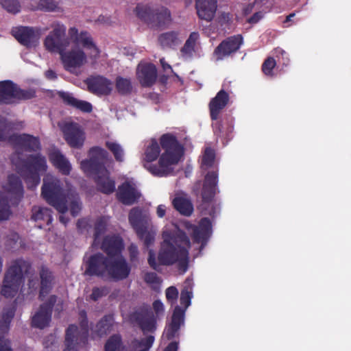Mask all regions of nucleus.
<instances>
[{
    "label": "nucleus",
    "instance_id": "nucleus-1",
    "mask_svg": "<svg viewBox=\"0 0 351 351\" xmlns=\"http://www.w3.org/2000/svg\"><path fill=\"white\" fill-rule=\"evenodd\" d=\"M108 218L99 219L95 227L93 245H99L108 255L105 258L101 254L90 257L87 261L86 273L90 275L109 276L115 280L127 278L130 272V267L125 260L120 255L123 249L122 240L119 237H106L104 233L108 226Z\"/></svg>",
    "mask_w": 351,
    "mask_h": 351
},
{
    "label": "nucleus",
    "instance_id": "nucleus-2",
    "mask_svg": "<svg viewBox=\"0 0 351 351\" xmlns=\"http://www.w3.org/2000/svg\"><path fill=\"white\" fill-rule=\"evenodd\" d=\"M160 143L161 146L155 139L146 143L143 162L152 174L161 177L173 171L183 156L184 149L175 136L169 134L160 137Z\"/></svg>",
    "mask_w": 351,
    "mask_h": 351
},
{
    "label": "nucleus",
    "instance_id": "nucleus-3",
    "mask_svg": "<svg viewBox=\"0 0 351 351\" xmlns=\"http://www.w3.org/2000/svg\"><path fill=\"white\" fill-rule=\"evenodd\" d=\"M16 148L12 156V162L23 178L28 189L36 188L40 180V175L46 171V159L39 154H28L40 147L38 138L27 134L15 135L12 137Z\"/></svg>",
    "mask_w": 351,
    "mask_h": 351
},
{
    "label": "nucleus",
    "instance_id": "nucleus-4",
    "mask_svg": "<svg viewBox=\"0 0 351 351\" xmlns=\"http://www.w3.org/2000/svg\"><path fill=\"white\" fill-rule=\"evenodd\" d=\"M190 241L186 234L176 225L165 226L162 232V242L157 258L152 250H149L148 263L156 269L160 265L177 263L180 269L186 271L188 265Z\"/></svg>",
    "mask_w": 351,
    "mask_h": 351
},
{
    "label": "nucleus",
    "instance_id": "nucleus-5",
    "mask_svg": "<svg viewBox=\"0 0 351 351\" xmlns=\"http://www.w3.org/2000/svg\"><path fill=\"white\" fill-rule=\"evenodd\" d=\"M70 45L61 52L60 59L64 68L73 73L88 62L94 63L100 51L86 32L78 33L75 27L69 29Z\"/></svg>",
    "mask_w": 351,
    "mask_h": 351
},
{
    "label": "nucleus",
    "instance_id": "nucleus-6",
    "mask_svg": "<svg viewBox=\"0 0 351 351\" xmlns=\"http://www.w3.org/2000/svg\"><path fill=\"white\" fill-rule=\"evenodd\" d=\"M42 195L46 201L59 213L64 214L67 210L66 202H71V213L76 216L81 210L78 197L71 190H63L60 181L51 175H47L43 180Z\"/></svg>",
    "mask_w": 351,
    "mask_h": 351
},
{
    "label": "nucleus",
    "instance_id": "nucleus-7",
    "mask_svg": "<svg viewBox=\"0 0 351 351\" xmlns=\"http://www.w3.org/2000/svg\"><path fill=\"white\" fill-rule=\"evenodd\" d=\"M3 193H0V219H8L11 213L8 199L20 198L23 193L22 183L19 178L14 175L8 176L6 182L3 186Z\"/></svg>",
    "mask_w": 351,
    "mask_h": 351
},
{
    "label": "nucleus",
    "instance_id": "nucleus-8",
    "mask_svg": "<svg viewBox=\"0 0 351 351\" xmlns=\"http://www.w3.org/2000/svg\"><path fill=\"white\" fill-rule=\"evenodd\" d=\"M26 263L17 260L11 263L5 274L1 293L6 298L14 297L19 291L22 282V271Z\"/></svg>",
    "mask_w": 351,
    "mask_h": 351
},
{
    "label": "nucleus",
    "instance_id": "nucleus-9",
    "mask_svg": "<svg viewBox=\"0 0 351 351\" xmlns=\"http://www.w3.org/2000/svg\"><path fill=\"white\" fill-rule=\"evenodd\" d=\"M129 221L144 244L149 247L154 242L155 236L154 232L147 230V226L150 221L149 216L142 209L134 208L130 212Z\"/></svg>",
    "mask_w": 351,
    "mask_h": 351
},
{
    "label": "nucleus",
    "instance_id": "nucleus-10",
    "mask_svg": "<svg viewBox=\"0 0 351 351\" xmlns=\"http://www.w3.org/2000/svg\"><path fill=\"white\" fill-rule=\"evenodd\" d=\"M52 29L44 40V46L47 51L60 55L61 52L70 45V36L65 38L66 28L63 24L54 23Z\"/></svg>",
    "mask_w": 351,
    "mask_h": 351
},
{
    "label": "nucleus",
    "instance_id": "nucleus-11",
    "mask_svg": "<svg viewBox=\"0 0 351 351\" xmlns=\"http://www.w3.org/2000/svg\"><path fill=\"white\" fill-rule=\"evenodd\" d=\"M182 226L192 237L194 242L200 244V250L206 244L212 233L211 223L207 218L202 219L197 226L189 221H183Z\"/></svg>",
    "mask_w": 351,
    "mask_h": 351
},
{
    "label": "nucleus",
    "instance_id": "nucleus-12",
    "mask_svg": "<svg viewBox=\"0 0 351 351\" xmlns=\"http://www.w3.org/2000/svg\"><path fill=\"white\" fill-rule=\"evenodd\" d=\"M88 332L87 322L82 320L80 328L71 325L66 332L65 348L63 351H78L80 343L84 341Z\"/></svg>",
    "mask_w": 351,
    "mask_h": 351
},
{
    "label": "nucleus",
    "instance_id": "nucleus-13",
    "mask_svg": "<svg viewBox=\"0 0 351 351\" xmlns=\"http://www.w3.org/2000/svg\"><path fill=\"white\" fill-rule=\"evenodd\" d=\"M60 127L64 134L66 143L73 148H80L83 146L86 139L84 130L81 127L74 123L62 122Z\"/></svg>",
    "mask_w": 351,
    "mask_h": 351
},
{
    "label": "nucleus",
    "instance_id": "nucleus-14",
    "mask_svg": "<svg viewBox=\"0 0 351 351\" xmlns=\"http://www.w3.org/2000/svg\"><path fill=\"white\" fill-rule=\"evenodd\" d=\"M90 160L81 162V169L87 175L90 176L93 171L101 169H105L102 165L105 160L108 158V154L103 148L95 147L89 151Z\"/></svg>",
    "mask_w": 351,
    "mask_h": 351
},
{
    "label": "nucleus",
    "instance_id": "nucleus-15",
    "mask_svg": "<svg viewBox=\"0 0 351 351\" xmlns=\"http://www.w3.org/2000/svg\"><path fill=\"white\" fill-rule=\"evenodd\" d=\"M271 3L269 0H254L252 3L247 5L243 10V14L249 16L246 21L250 25L256 24L264 16L265 14L269 10Z\"/></svg>",
    "mask_w": 351,
    "mask_h": 351
},
{
    "label": "nucleus",
    "instance_id": "nucleus-16",
    "mask_svg": "<svg viewBox=\"0 0 351 351\" xmlns=\"http://www.w3.org/2000/svg\"><path fill=\"white\" fill-rule=\"evenodd\" d=\"M117 195L119 200L125 205L135 203L141 196L133 179L126 180L119 186Z\"/></svg>",
    "mask_w": 351,
    "mask_h": 351
},
{
    "label": "nucleus",
    "instance_id": "nucleus-17",
    "mask_svg": "<svg viewBox=\"0 0 351 351\" xmlns=\"http://www.w3.org/2000/svg\"><path fill=\"white\" fill-rule=\"evenodd\" d=\"M13 35L20 43L30 48L38 45L40 33L32 27H21L13 31Z\"/></svg>",
    "mask_w": 351,
    "mask_h": 351
},
{
    "label": "nucleus",
    "instance_id": "nucleus-18",
    "mask_svg": "<svg viewBox=\"0 0 351 351\" xmlns=\"http://www.w3.org/2000/svg\"><path fill=\"white\" fill-rule=\"evenodd\" d=\"M85 83L88 90L97 95H106L111 93L113 84L107 78L102 76L88 78Z\"/></svg>",
    "mask_w": 351,
    "mask_h": 351
},
{
    "label": "nucleus",
    "instance_id": "nucleus-19",
    "mask_svg": "<svg viewBox=\"0 0 351 351\" xmlns=\"http://www.w3.org/2000/svg\"><path fill=\"white\" fill-rule=\"evenodd\" d=\"M24 97L22 91L12 82H0V104H10L16 99Z\"/></svg>",
    "mask_w": 351,
    "mask_h": 351
},
{
    "label": "nucleus",
    "instance_id": "nucleus-20",
    "mask_svg": "<svg viewBox=\"0 0 351 351\" xmlns=\"http://www.w3.org/2000/svg\"><path fill=\"white\" fill-rule=\"evenodd\" d=\"M56 301V298L51 295L49 298V304H43L40 309L32 317V325L39 328H43L49 325L51 320V310L53 303Z\"/></svg>",
    "mask_w": 351,
    "mask_h": 351
},
{
    "label": "nucleus",
    "instance_id": "nucleus-21",
    "mask_svg": "<svg viewBox=\"0 0 351 351\" xmlns=\"http://www.w3.org/2000/svg\"><path fill=\"white\" fill-rule=\"evenodd\" d=\"M136 76L142 86H149L156 80V69L151 63L141 62L136 69Z\"/></svg>",
    "mask_w": 351,
    "mask_h": 351
},
{
    "label": "nucleus",
    "instance_id": "nucleus-22",
    "mask_svg": "<svg viewBox=\"0 0 351 351\" xmlns=\"http://www.w3.org/2000/svg\"><path fill=\"white\" fill-rule=\"evenodd\" d=\"M94 175L97 189L104 193H111L115 189V182L112 179L108 171L106 169H101L93 171L90 175Z\"/></svg>",
    "mask_w": 351,
    "mask_h": 351
},
{
    "label": "nucleus",
    "instance_id": "nucleus-23",
    "mask_svg": "<svg viewBox=\"0 0 351 351\" xmlns=\"http://www.w3.org/2000/svg\"><path fill=\"white\" fill-rule=\"evenodd\" d=\"M243 38L241 36L228 38L226 40L221 43V45L215 49V54L217 60L222 59L224 56L236 51L242 44Z\"/></svg>",
    "mask_w": 351,
    "mask_h": 351
},
{
    "label": "nucleus",
    "instance_id": "nucleus-24",
    "mask_svg": "<svg viewBox=\"0 0 351 351\" xmlns=\"http://www.w3.org/2000/svg\"><path fill=\"white\" fill-rule=\"evenodd\" d=\"M172 204L180 214L190 216L193 212V206L188 195L183 192H178L172 199Z\"/></svg>",
    "mask_w": 351,
    "mask_h": 351
},
{
    "label": "nucleus",
    "instance_id": "nucleus-25",
    "mask_svg": "<svg viewBox=\"0 0 351 351\" xmlns=\"http://www.w3.org/2000/svg\"><path fill=\"white\" fill-rule=\"evenodd\" d=\"M217 0H196V9L199 17L206 21H210L214 17Z\"/></svg>",
    "mask_w": 351,
    "mask_h": 351
},
{
    "label": "nucleus",
    "instance_id": "nucleus-26",
    "mask_svg": "<svg viewBox=\"0 0 351 351\" xmlns=\"http://www.w3.org/2000/svg\"><path fill=\"white\" fill-rule=\"evenodd\" d=\"M217 173L211 171L206 174L202 191L203 201H210L217 191Z\"/></svg>",
    "mask_w": 351,
    "mask_h": 351
},
{
    "label": "nucleus",
    "instance_id": "nucleus-27",
    "mask_svg": "<svg viewBox=\"0 0 351 351\" xmlns=\"http://www.w3.org/2000/svg\"><path fill=\"white\" fill-rule=\"evenodd\" d=\"M184 323V311L176 307L173 313L171 323L166 328L163 337L168 339L176 336L180 326Z\"/></svg>",
    "mask_w": 351,
    "mask_h": 351
},
{
    "label": "nucleus",
    "instance_id": "nucleus-28",
    "mask_svg": "<svg viewBox=\"0 0 351 351\" xmlns=\"http://www.w3.org/2000/svg\"><path fill=\"white\" fill-rule=\"evenodd\" d=\"M183 37L178 32H168L161 34L158 41L161 47L164 49H173L178 46L182 41Z\"/></svg>",
    "mask_w": 351,
    "mask_h": 351
},
{
    "label": "nucleus",
    "instance_id": "nucleus-29",
    "mask_svg": "<svg viewBox=\"0 0 351 351\" xmlns=\"http://www.w3.org/2000/svg\"><path fill=\"white\" fill-rule=\"evenodd\" d=\"M14 313L10 311L3 315L0 321V351H11L10 342L5 339V334L8 331L9 324L13 317Z\"/></svg>",
    "mask_w": 351,
    "mask_h": 351
},
{
    "label": "nucleus",
    "instance_id": "nucleus-30",
    "mask_svg": "<svg viewBox=\"0 0 351 351\" xmlns=\"http://www.w3.org/2000/svg\"><path fill=\"white\" fill-rule=\"evenodd\" d=\"M49 159L52 164L58 169L64 175L69 174L71 170V165L59 150L53 149L49 153Z\"/></svg>",
    "mask_w": 351,
    "mask_h": 351
},
{
    "label": "nucleus",
    "instance_id": "nucleus-31",
    "mask_svg": "<svg viewBox=\"0 0 351 351\" xmlns=\"http://www.w3.org/2000/svg\"><path fill=\"white\" fill-rule=\"evenodd\" d=\"M228 101V95L224 90H220L210 101V111L213 119H217L220 111L226 106Z\"/></svg>",
    "mask_w": 351,
    "mask_h": 351
},
{
    "label": "nucleus",
    "instance_id": "nucleus-32",
    "mask_svg": "<svg viewBox=\"0 0 351 351\" xmlns=\"http://www.w3.org/2000/svg\"><path fill=\"white\" fill-rule=\"evenodd\" d=\"M199 35L197 32H192L186 40L181 52L186 58H191L199 54Z\"/></svg>",
    "mask_w": 351,
    "mask_h": 351
},
{
    "label": "nucleus",
    "instance_id": "nucleus-33",
    "mask_svg": "<svg viewBox=\"0 0 351 351\" xmlns=\"http://www.w3.org/2000/svg\"><path fill=\"white\" fill-rule=\"evenodd\" d=\"M27 8L30 10L53 12L58 10V3L55 0H27Z\"/></svg>",
    "mask_w": 351,
    "mask_h": 351
},
{
    "label": "nucleus",
    "instance_id": "nucleus-34",
    "mask_svg": "<svg viewBox=\"0 0 351 351\" xmlns=\"http://www.w3.org/2000/svg\"><path fill=\"white\" fill-rule=\"evenodd\" d=\"M53 284V276L47 268L43 267L40 271V298L41 300L45 299L49 292Z\"/></svg>",
    "mask_w": 351,
    "mask_h": 351
},
{
    "label": "nucleus",
    "instance_id": "nucleus-35",
    "mask_svg": "<svg viewBox=\"0 0 351 351\" xmlns=\"http://www.w3.org/2000/svg\"><path fill=\"white\" fill-rule=\"evenodd\" d=\"M154 341V337L149 335L141 339H134L128 344L125 351H149Z\"/></svg>",
    "mask_w": 351,
    "mask_h": 351
},
{
    "label": "nucleus",
    "instance_id": "nucleus-36",
    "mask_svg": "<svg viewBox=\"0 0 351 351\" xmlns=\"http://www.w3.org/2000/svg\"><path fill=\"white\" fill-rule=\"evenodd\" d=\"M60 96L66 103L75 107L82 112H90L92 111V105L88 101L77 99L68 93H60Z\"/></svg>",
    "mask_w": 351,
    "mask_h": 351
},
{
    "label": "nucleus",
    "instance_id": "nucleus-37",
    "mask_svg": "<svg viewBox=\"0 0 351 351\" xmlns=\"http://www.w3.org/2000/svg\"><path fill=\"white\" fill-rule=\"evenodd\" d=\"M137 323L144 333L153 332L156 328L154 318L149 312L141 314L138 317Z\"/></svg>",
    "mask_w": 351,
    "mask_h": 351
},
{
    "label": "nucleus",
    "instance_id": "nucleus-38",
    "mask_svg": "<svg viewBox=\"0 0 351 351\" xmlns=\"http://www.w3.org/2000/svg\"><path fill=\"white\" fill-rule=\"evenodd\" d=\"M193 286L192 280L187 279L184 282V288L181 292L180 295V304L183 308L178 306L181 310L185 312V310L191 305V300L192 298V292L191 291Z\"/></svg>",
    "mask_w": 351,
    "mask_h": 351
},
{
    "label": "nucleus",
    "instance_id": "nucleus-39",
    "mask_svg": "<svg viewBox=\"0 0 351 351\" xmlns=\"http://www.w3.org/2000/svg\"><path fill=\"white\" fill-rule=\"evenodd\" d=\"M154 22L151 23L153 25H165L171 21L170 12L165 8H161L160 10H154Z\"/></svg>",
    "mask_w": 351,
    "mask_h": 351
},
{
    "label": "nucleus",
    "instance_id": "nucleus-40",
    "mask_svg": "<svg viewBox=\"0 0 351 351\" xmlns=\"http://www.w3.org/2000/svg\"><path fill=\"white\" fill-rule=\"evenodd\" d=\"M135 10L136 15L146 23L151 24L154 22V10L151 7L146 5H138Z\"/></svg>",
    "mask_w": 351,
    "mask_h": 351
},
{
    "label": "nucleus",
    "instance_id": "nucleus-41",
    "mask_svg": "<svg viewBox=\"0 0 351 351\" xmlns=\"http://www.w3.org/2000/svg\"><path fill=\"white\" fill-rule=\"evenodd\" d=\"M106 146L112 153L117 161L123 162L124 160V150L119 143L113 140H108L106 142Z\"/></svg>",
    "mask_w": 351,
    "mask_h": 351
},
{
    "label": "nucleus",
    "instance_id": "nucleus-42",
    "mask_svg": "<svg viewBox=\"0 0 351 351\" xmlns=\"http://www.w3.org/2000/svg\"><path fill=\"white\" fill-rule=\"evenodd\" d=\"M32 218L34 221H45L47 223H51L52 221L51 210L47 208H42L39 206H35L33 208Z\"/></svg>",
    "mask_w": 351,
    "mask_h": 351
},
{
    "label": "nucleus",
    "instance_id": "nucleus-43",
    "mask_svg": "<svg viewBox=\"0 0 351 351\" xmlns=\"http://www.w3.org/2000/svg\"><path fill=\"white\" fill-rule=\"evenodd\" d=\"M105 351H125L119 335L111 337L105 345Z\"/></svg>",
    "mask_w": 351,
    "mask_h": 351
},
{
    "label": "nucleus",
    "instance_id": "nucleus-44",
    "mask_svg": "<svg viewBox=\"0 0 351 351\" xmlns=\"http://www.w3.org/2000/svg\"><path fill=\"white\" fill-rule=\"evenodd\" d=\"M215 153L214 151L210 148H206L202 159V168L207 169L211 167L214 164Z\"/></svg>",
    "mask_w": 351,
    "mask_h": 351
},
{
    "label": "nucleus",
    "instance_id": "nucleus-45",
    "mask_svg": "<svg viewBox=\"0 0 351 351\" xmlns=\"http://www.w3.org/2000/svg\"><path fill=\"white\" fill-rule=\"evenodd\" d=\"M116 87L119 93L125 94L132 90V84L130 80L119 77L116 80Z\"/></svg>",
    "mask_w": 351,
    "mask_h": 351
},
{
    "label": "nucleus",
    "instance_id": "nucleus-46",
    "mask_svg": "<svg viewBox=\"0 0 351 351\" xmlns=\"http://www.w3.org/2000/svg\"><path fill=\"white\" fill-rule=\"evenodd\" d=\"M144 280L152 289H159L161 283V280L158 277L157 274L154 272H147L144 274Z\"/></svg>",
    "mask_w": 351,
    "mask_h": 351
},
{
    "label": "nucleus",
    "instance_id": "nucleus-47",
    "mask_svg": "<svg viewBox=\"0 0 351 351\" xmlns=\"http://www.w3.org/2000/svg\"><path fill=\"white\" fill-rule=\"evenodd\" d=\"M0 3L8 12L11 13H17L21 9V5L18 0H0Z\"/></svg>",
    "mask_w": 351,
    "mask_h": 351
},
{
    "label": "nucleus",
    "instance_id": "nucleus-48",
    "mask_svg": "<svg viewBox=\"0 0 351 351\" xmlns=\"http://www.w3.org/2000/svg\"><path fill=\"white\" fill-rule=\"evenodd\" d=\"M112 327V320L110 317H105L101 320L97 325V332L99 335L102 336L107 333Z\"/></svg>",
    "mask_w": 351,
    "mask_h": 351
},
{
    "label": "nucleus",
    "instance_id": "nucleus-49",
    "mask_svg": "<svg viewBox=\"0 0 351 351\" xmlns=\"http://www.w3.org/2000/svg\"><path fill=\"white\" fill-rule=\"evenodd\" d=\"M276 64V60L272 58H268L263 64V71L267 76H273V69Z\"/></svg>",
    "mask_w": 351,
    "mask_h": 351
},
{
    "label": "nucleus",
    "instance_id": "nucleus-50",
    "mask_svg": "<svg viewBox=\"0 0 351 351\" xmlns=\"http://www.w3.org/2000/svg\"><path fill=\"white\" fill-rule=\"evenodd\" d=\"M178 296V291L175 287H170L166 290V298L171 304H174Z\"/></svg>",
    "mask_w": 351,
    "mask_h": 351
},
{
    "label": "nucleus",
    "instance_id": "nucleus-51",
    "mask_svg": "<svg viewBox=\"0 0 351 351\" xmlns=\"http://www.w3.org/2000/svg\"><path fill=\"white\" fill-rule=\"evenodd\" d=\"M38 282L36 277L33 276H28V291L27 293H31L35 291L38 287Z\"/></svg>",
    "mask_w": 351,
    "mask_h": 351
},
{
    "label": "nucleus",
    "instance_id": "nucleus-52",
    "mask_svg": "<svg viewBox=\"0 0 351 351\" xmlns=\"http://www.w3.org/2000/svg\"><path fill=\"white\" fill-rule=\"evenodd\" d=\"M107 293L106 289L101 288H95L93 290V292L90 295V298L93 300H97L99 298L106 295Z\"/></svg>",
    "mask_w": 351,
    "mask_h": 351
},
{
    "label": "nucleus",
    "instance_id": "nucleus-53",
    "mask_svg": "<svg viewBox=\"0 0 351 351\" xmlns=\"http://www.w3.org/2000/svg\"><path fill=\"white\" fill-rule=\"evenodd\" d=\"M8 124L4 118L0 117V141L5 139Z\"/></svg>",
    "mask_w": 351,
    "mask_h": 351
},
{
    "label": "nucleus",
    "instance_id": "nucleus-54",
    "mask_svg": "<svg viewBox=\"0 0 351 351\" xmlns=\"http://www.w3.org/2000/svg\"><path fill=\"white\" fill-rule=\"evenodd\" d=\"M167 207L165 204H160L156 207V215L159 218H162L165 216L167 213Z\"/></svg>",
    "mask_w": 351,
    "mask_h": 351
},
{
    "label": "nucleus",
    "instance_id": "nucleus-55",
    "mask_svg": "<svg viewBox=\"0 0 351 351\" xmlns=\"http://www.w3.org/2000/svg\"><path fill=\"white\" fill-rule=\"evenodd\" d=\"M153 308L156 314H160L164 311V305L160 300H156L153 303Z\"/></svg>",
    "mask_w": 351,
    "mask_h": 351
},
{
    "label": "nucleus",
    "instance_id": "nucleus-56",
    "mask_svg": "<svg viewBox=\"0 0 351 351\" xmlns=\"http://www.w3.org/2000/svg\"><path fill=\"white\" fill-rule=\"evenodd\" d=\"M129 252H130L131 260L132 261L134 260L138 255L137 247L135 245L132 244L129 247Z\"/></svg>",
    "mask_w": 351,
    "mask_h": 351
},
{
    "label": "nucleus",
    "instance_id": "nucleus-57",
    "mask_svg": "<svg viewBox=\"0 0 351 351\" xmlns=\"http://www.w3.org/2000/svg\"><path fill=\"white\" fill-rule=\"evenodd\" d=\"M160 62V64H161V66H162L163 70L165 72H167L168 71H169L170 72H173L171 66L168 63H167L165 62L164 58H161Z\"/></svg>",
    "mask_w": 351,
    "mask_h": 351
},
{
    "label": "nucleus",
    "instance_id": "nucleus-58",
    "mask_svg": "<svg viewBox=\"0 0 351 351\" xmlns=\"http://www.w3.org/2000/svg\"><path fill=\"white\" fill-rule=\"evenodd\" d=\"M48 341H50L51 346L55 347V337L53 335L49 336L48 339L44 342V346L46 349H48L49 348Z\"/></svg>",
    "mask_w": 351,
    "mask_h": 351
},
{
    "label": "nucleus",
    "instance_id": "nucleus-59",
    "mask_svg": "<svg viewBox=\"0 0 351 351\" xmlns=\"http://www.w3.org/2000/svg\"><path fill=\"white\" fill-rule=\"evenodd\" d=\"M178 346L177 343L175 342L171 343L167 348L165 350V351H177Z\"/></svg>",
    "mask_w": 351,
    "mask_h": 351
},
{
    "label": "nucleus",
    "instance_id": "nucleus-60",
    "mask_svg": "<svg viewBox=\"0 0 351 351\" xmlns=\"http://www.w3.org/2000/svg\"><path fill=\"white\" fill-rule=\"evenodd\" d=\"M45 76L47 78L50 79V80H53L56 77V73L51 70H49V71H46Z\"/></svg>",
    "mask_w": 351,
    "mask_h": 351
},
{
    "label": "nucleus",
    "instance_id": "nucleus-61",
    "mask_svg": "<svg viewBox=\"0 0 351 351\" xmlns=\"http://www.w3.org/2000/svg\"><path fill=\"white\" fill-rule=\"evenodd\" d=\"M98 21L101 23L108 24L110 23V19L108 17L104 16H100L98 18Z\"/></svg>",
    "mask_w": 351,
    "mask_h": 351
},
{
    "label": "nucleus",
    "instance_id": "nucleus-62",
    "mask_svg": "<svg viewBox=\"0 0 351 351\" xmlns=\"http://www.w3.org/2000/svg\"><path fill=\"white\" fill-rule=\"evenodd\" d=\"M276 53L278 54H280L282 56V58L285 59V58L284 56H287V53L282 49H276ZM286 59H287V58H286Z\"/></svg>",
    "mask_w": 351,
    "mask_h": 351
},
{
    "label": "nucleus",
    "instance_id": "nucleus-63",
    "mask_svg": "<svg viewBox=\"0 0 351 351\" xmlns=\"http://www.w3.org/2000/svg\"><path fill=\"white\" fill-rule=\"evenodd\" d=\"M222 16H223V19L225 21H229V20L230 19V14L228 13H226V14H222Z\"/></svg>",
    "mask_w": 351,
    "mask_h": 351
},
{
    "label": "nucleus",
    "instance_id": "nucleus-64",
    "mask_svg": "<svg viewBox=\"0 0 351 351\" xmlns=\"http://www.w3.org/2000/svg\"><path fill=\"white\" fill-rule=\"evenodd\" d=\"M60 221L64 223V224H66L68 221V219H65V217L63 216V215H61L60 217Z\"/></svg>",
    "mask_w": 351,
    "mask_h": 351
}]
</instances>
